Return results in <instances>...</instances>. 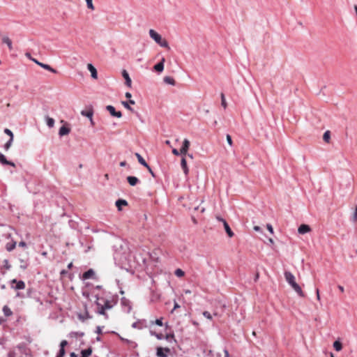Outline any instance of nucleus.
Masks as SVG:
<instances>
[{"mask_svg":"<svg viewBox=\"0 0 357 357\" xmlns=\"http://www.w3.org/2000/svg\"><path fill=\"white\" fill-rule=\"evenodd\" d=\"M175 275L177 276V277H183L185 274L184 271H182L181 269L180 268H177L176 271H175Z\"/></svg>","mask_w":357,"mask_h":357,"instance_id":"nucleus-41","label":"nucleus"},{"mask_svg":"<svg viewBox=\"0 0 357 357\" xmlns=\"http://www.w3.org/2000/svg\"><path fill=\"white\" fill-rule=\"evenodd\" d=\"M163 81H164L165 83H166L167 84H170V85H172V86L175 85V80L172 77L166 76V77H164Z\"/></svg>","mask_w":357,"mask_h":357,"instance_id":"nucleus-27","label":"nucleus"},{"mask_svg":"<svg viewBox=\"0 0 357 357\" xmlns=\"http://www.w3.org/2000/svg\"><path fill=\"white\" fill-rule=\"evenodd\" d=\"M337 288L339 289V290L342 292H343L344 291V287L342 286V285H338L337 286Z\"/></svg>","mask_w":357,"mask_h":357,"instance_id":"nucleus-61","label":"nucleus"},{"mask_svg":"<svg viewBox=\"0 0 357 357\" xmlns=\"http://www.w3.org/2000/svg\"><path fill=\"white\" fill-rule=\"evenodd\" d=\"M19 246L20 247H26V243L24 241H20L19 243Z\"/></svg>","mask_w":357,"mask_h":357,"instance_id":"nucleus-57","label":"nucleus"},{"mask_svg":"<svg viewBox=\"0 0 357 357\" xmlns=\"http://www.w3.org/2000/svg\"><path fill=\"white\" fill-rule=\"evenodd\" d=\"M70 132V128H68V127L65 126H63L60 128L59 129V135L62 137L63 135H68L69 134V132Z\"/></svg>","mask_w":357,"mask_h":357,"instance_id":"nucleus-25","label":"nucleus"},{"mask_svg":"<svg viewBox=\"0 0 357 357\" xmlns=\"http://www.w3.org/2000/svg\"><path fill=\"white\" fill-rule=\"evenodd\" d=\"M122 75L125 79V81H126L125 83H126V86H128V87H131L132 81H131V79H130L128 72L126 70H123Z\"/></svg>","mask_w":357,"mask_h":357,"instance_id":"nucleus-17","label":"nucleus"},{"mask_svg":"<svg viewBox=\"0 0 357 357\" xmlns=\"http://www.w3.org/2000/svg\"><path fill=\"white\" fill-rule=\"evenodd\" d=\"M65 349L63 348H60L59 349V353L57 354V356L56 357H63L64 355H65Z\"/></svg>","mask_w":357,"mask_h":357,"instance_id":"nucleus-44","label":"nucleus"},{"mask_svg":"<svg viewBox=\"0 0 357 357\" xmlns=\"http://www.w3.org/2000/svg\"><path fill=\"white\" fill-rule=\"evenodd\" d=\"M221 105L225 109L227 107V102L224 93H221Z\"/></svg>","mask_w":357,"mask_h":357,"instance_id":"nucleus-42","label":"nucleus"},{"mask_svg":"<svg viewBox=\"0 0 357 357\" xmlns=\"http://www.w3.org/2000/svg\"><path fill=\"white\" fill-rule=\"evenodd\" d=\"M351 220L354 222H357V205L355 207Z\"/></svg>","mask_w":357,"mask_h":357,"instance_id":"nucleus-38","label":"nucleus"},{"mask_svg":"<svg viewBox=\"0 0 357 357\" xmlns=\"http://www.w3.org/2000/svg\"><path fill=\"white\" fill-rule=\"evenodd\" d=\"M21 262L22 264L20 265V268L23 270L26 269L27 268V264L23 260H21Z\"/></svg>","mask_w":357,"mask_h":357,"instance_id":"nucleus-52","label":"nucleus"},{"mask_svg":"<svg viewBox=\"0 0 357 357\" xmlns=\"http://www.w3.org/2000/svg\"><path fill=\"white\" fill-rule=\"evenodd\" d=\"M96 333L100 334L102 333V328L100 326H97Z\"/></svg>","mask_w":357,"mask_h":357,"instance_id":"nucleus-55","label":"nucleus"},{"mask_svg":"<svg viewBox=\"0 0 357 357\" xmlns=\"http://www.w3.org/2000/svg\"><path fill=\"white\" fill-rule=\"evenodd\" d=\"M45 119H46L47 126L49 128H53L54 126V119H52V118H51L50 116H46Z\"/></svg>","mask_w":357,"mask_h":357,"instance_id":"nucleus-29","label":"nucleus"},{"mask_svg":"<svg viewBox=\"0 0 357 357\" xmlns=\"http://www.w3.org/2000/svg\"><path fill=\"white\" fill-rule=\"evenodd\" d=\"M87 68L90 71L92 78L97 79L98 78V73H97L96 68L91 63H89L87 65Z\"/></svg>","mask_w":357,"mask_h":357,"instance_id":"nucleus-16","label":"nucleus"},{"mask_svg":"<svg viewBox=\"0 0 357 357\" xmlns=\"http://www.w3.org/2000/svg\"><path fill=\"white\" fill-rule=\"evenodd\" d=\"M10 283L12 284H15V286H11V287L15 290H21L25 288V283L22 280H17L16 279H13L10 281Z\"/></svg>","mask_w":357,"mask_h":357,"instance_id":"nucleus-4","label":"nucleus"},{"mask_svg":"<svg viewBox=\"0 0 357 357\" xmlns=\"http://www.w3.org/2000/svg\"><path fill=\"white\" fill-rule=\"evenodd\" d=\"M95 275V272L93 269L90 268L82 275V280H86L92 278Z\"/></svg>","mask_w":357,"mask_h":357,"instance_id":"nucleus-13","label":"nucleus"},{"mask_svg":"<svg viewBox=\"0 0 357 357\" xmlns=\"http://www.w3.org/2000/svg\"><path fill=\"white\" fill-rule=\"evenodd\" d=\"M267 229L269 231L271 234H273V228L271 224L266 225Z\"/></svg>","mask_w":357,"mask_h":357,"instance_id":"nucleus-49","label":"nucleus"},{"mask_svg":"<svg viewBox=\"0 0 357 357\" xmlns=\"http://www.w3.org/2000/svg\"><path fill=\"white\" fill-rule=\"evenodd\" d=\"M122 105L126 108L127 109L130 110V112H133V108L131 107L129 105V103L126 101H122Z\"/></svg>","mask_w":357,"mask_h":357,"instance_id":"nucleus-43","label":"nucleus"},{"mask_svg":"<svg viewBox=\"0 0 357 357\" xmlns=\"http://www.w3.org/2000/svg\"><path fill=\"white\" fill-rule=\"evenodd\" d=\"M149 333H150V335H151V336H155V335L157 334V333H156V332L153 331H151V330L149 331Z\"/></svg>","mask_w":357,"mask_h":357,"instance_id":"nucleus-62","label":"nucleus"},{"mask_svg":"<svg viewBox=\"0 0 357 357\" xmlns=\"http://www.w3.org/2000/svg\"><path fill=\"white\" fill-rule=\"evenodd\" d=\"M170 352V349L167 347H158L156 349V356L158 357H167L168 354Z\"/></svg>","mask_w":357,"mask_h":357,"instance_id":"nucleus-7","label":"nucleus"},{"mask_svg":"<svg viewBox=\"0 0 357 357\" xmlns=\"http://www.w3.org/2000/svg\"><path fill=\"white\" fill-rule=\"evenodd\" d=\"M226 138H227V143L230 145V146H232L233 144V142H232V139H231V137L227 134V136H226Z\"/></svg>","mask_w":357,"mask_h":357,"instance_id":"nucleus-48","label":"nucleus"},{"mask_svg":"<svg viewBox=\"0 0 357 357\" xmlns=\"http://www.w3.org/2000/svg\"><path fill=\"white\" fill-rule=\"evenodd\" d=\"M158 45L160 46V47H165V48H168V49H170L169 46V44H168V42L165 40V39H162L159 43Z\"/></svg>","mask_w":357,"mask_h":357,"instance_id":"nucleus-34","label":"nucleus"},{"mask_svg":"<svg viewBox=\"0 0 357 357\" xmlns=\"http://www.w3.org/2000/svg\"><path fill=\"white\" fill-rule=\"evenodd\" d=\"M333 347L336 351H340L342 349V344L340 341L336 340L333 343Z\"/></svg>","mask_w":357,"mask_h":357,"instance_id":"nucleus-31","label":"nucleus"},{"mask_svg":"<svg viewBox=\"0 0 357 357\" xmlns=\"http://www.w3.org/2000/svg\"><path fill=\"white\" fill-rule=\"evenodd\" d=\"M119 336V338L121 341H123V342L128 344H130L131 345L132 347H137V344L132 340H130L128 339H126V338H123L122 337H121L119 335H118Z\"/></svg>","mask_w":357,"mask_h":357,"instance_id":"nucleus-26","label":"nucleus"},{"mask_svg":"<svg viewBox=\"0 0 357 357\" xmlns=\"http://www.w3.org/2000/svg\"><path fill=\"white\" fill-rule=\"evenodd\" d=\"M86 3L87 8L93 10L95 9L94 6L93 4V0H85Z\"/></svg>","mask_w":357,"mask_h":357,"instance_id":"nucleus-40","label":"nucleus"},{"mask_svg":"<svg viewBox=\"0 0 357 357\" xmlns=\"http://www.w3.org/2000/svg\"><path fill=\"white\" fill-rule=\"evenodd\" d=\"M121 304L126 312L129 313L130 312L132 307L129 300L126 298H122L121 300Z\"/></svg>","mask_w":357,"mask_h":357,"instance_id":"nucleus-9","label":"nucleus"},{"mask_svg":"<svg viewBox=\"0 0 357 357\" xmlns=\"http://www.w3.org/2000/svg\"><path fill=\"white\" fill-rule=\"evenodd\" d=\"M164 63H165V59L162 58L160 62H158V63H156L154 66V69L157 72H159V73L162 72L164 69Z\"/></svg>","mask_w":357,"mask_h":357,"instance_id":"nucleus-21","label":"nucleus"},{"mask_svg":"<svg viewBox=\"0 0 357 357\" xmlns=\"http://www.w3.org/2000/svg\"><path fill=\"white\" fill-rule=\"evenodd\" d=\"M155 337L158 339V340H162L164 339V335L162 334V333H157L155 335Z\"/></svg>","mask_w":357,"mask_h":357,"instance_id":"nucleus-53","label":"nucleus"},{"mask_svg":"<svg viewBox=\"0 0 357 357\" xmlns=\"http://www.w3.org/2000/svg\"><path fill=\"white\" fill-rule=\"evenodd\" d=\"M316 294H317V300H320V295H319V289H316Z\"/></svg>","mask_w":357,"mask_h":357,"instance_id":"nucleus-58","label":"nucleus"},{"mask_svg":"<svg viewBox=\"0 0 357 357\" xmlns=\"http://www.w3.org/2000/svg\"><path fill=\"white\" fill-rule=\"evenodd\" d=\"M106 109L114 117L121 118L122 116V113L120 111H116L115 107L112 105L106 106Z\"/></svg>","mask_w":357,"mask_h":357,"instance_id":"nucleus-6","label":"nucleus"},{"mask_svg":"<svg viewBox=\"0 0 357 357\" xmlns=\"http://www.w3.org/2000/svg\"><path fill=\"white\" fill-rule=\"evenodd\" d=\"M3 266L4 267L7 269V270H9L10 268V265L9 264V261L8 259H4L3 261Z\"/></svg>","mask_w":357,"mask_h":357,"instance_id":"nucleus-47","label":"nucleus"},{"mask_svg":"<svg viewBox=\"0 0 357 357\" xmlns=\"http://www.w3.org/2000/svg\"><path fill=\"white\" fill-rule=\"evenodd\" d=\"M203 315L204 317H206V319H212V315L211 314V313L208 311H204L203 312Z\"/></svg>","mask_w":357,"mask_h":357,"instance_id":"nucleus-45","label":"nucleus"},{"mask_svg":"<svg viewBox=\"0 0 357 357\" xmlns=\"http://www.w3.org/2000/svg\"><path fill=\"white\" fill-rule=\"evenodd\" d=\"M68 344V342L66 340H62L60 343V348H65V347Z\"/></svg>","mask_w":357,"mask_h":357,"instance_id":"nucleus-50","label":"nucleus"},{"mask_svg":"<svg viewBox=\"0 0 357 357\" xmlns=\"http://www.w3.org/2000/svg\"><path fill=\"white\" fill-rule=\"evenodd\" d=\"M16 349L19 351L21 356L20 357H31L29 349L25 343H20L16 346Z\"/></svg>","mask_w":357,"mask_h":357,"instance_id":"nucleus-2","label":"nucleus"},{"mask_svg":"<svg viewBox=\"0 0 357 357\" xmlns=\"http://www.w3.org/2000/svg\"><path fill=\"white\" fill-rule=\"evenodd\" d=\"M181 168H182L185 175L187 176L188 174L189 169H188V167L187 165V161L184 157L182 158V159H181Z\"/></svg>","mask_w":357,"mask_h":357,"instance_id":"nucleus-20","label":"nucleus"},{"mask_svg":"<svg viewBox=\"0 0 357 357\" xmlns=\"http://www.w3.org/2000/svg\"><path fill=\"white\" fill-rule=\"evenodd\" d=\"M149 33L150 37L157 44H158L162 40V36L158 33H157L155 31H154L153 29H150Z\"/></svg>","mask_w":357,"mask_h":357,"instance_id":"nucleus-8","label":"nucleus"},{"mask_svg":"<svg viewBox=\"0 0 357 357\" xmlns=\"http://www.w3.org/2000/svg\"><path fill=\"white\" fill-rule=\"evenodd\" d=\"M17 242L15 241L12 240L10 242H8L6 245V249L8 252L13 251L16 247Z\"/></svg>","mask_w":357,"mask_h":357,"instance_id":"nucleus-22","label":"nucleus"},{"mask_svg":"<svg viewBox=\"0 0 357 357\" xmlns=\"http://www.w3.org/2000/svg\"><path fill=\"white\" fill-rule=\"evenodd\" d=\"M18 354H20L19 353V351L16 349V347L13 349L10 350L7 355V357H16Z\"/></svg>","mask_w":357,"mask_h":357,"instance_id":"nucleus-28","label":"nucleus"},{"mask_svg":"<svg viewBox=\"0 0 357 357\" xmlns=\"http://www.w3.org/2000/svg\"><path fill=\"white\" fill-rule=\"evenodd\" d=\"M70 357H77V355L75 353L72 352L70 353Z\"/></svg>","mask_w":357,"mask_h":357,"instance_id":"nucleus-64","label":"nucleus"},{"mask_svg":"<svg viewBox=\"0 0 357 357\" xmlns=\"http://www.w3.org/2000/svg\"><path fill=\"white\" fill-rule=\"evenodd\" d=\"M310 227L309 225H305V224H303L301 225L298 229V232L300 234H305L306 233H308L309 231H310Z\"/></svg>","mask_w":357,"mask_h":357,"instance_id":"nucleus-14","label":"nucleus"},{"mask_svg":"<svg viewBox=\"0 0 357 357\" xmlns=\"http://www.w3.org/2000/svg\"><path fill=\"white\" fill-rule=\"evenodd\" d=\"M172 153L175 155H181V150L180 151H178L176 149H172Z\"/></svg>","mask_w":357,"mask_h":357,"instance_id":"nucleus-51","label":"nucleus"},{"mask_svg":"<svg viewBox=\"0 0 357 357\" xmlns=\"http://www.w3.org/2000/svg\"><path fill=\"white\" fill-rule=\"evenodd\" d=\"M92 353V349L91 348H88L86 349H83L81 351V356L84 357H89Z\"/></svg>","mask_w":357,"mask_h":357,"instance_id":"nucleus-30","label":"nucleus"},{"mask_svg":"<svg viewBox=\"0 0 357 357\" xmlns=\"http://www.w3.org/2000/svg\"><path fill=\"white\" fill-rule=\"evenodd\" d=\"M254 230L256 231H261V227L259 226H255Z\"/></svg>","mask_w":357,"mask_h":357,"instance_id":"nucleus-59","label":"nucleus"},{"mask_svg":"<svg viewBox=\"0 0 357 357\" xmlns=\"http://www.w3.org/2000/svg\"><path fill=\"white\" fill-rule=\"evenodd\" d=\"M3 312L4 315L6 317H9V316L12 315V314H13V312L11 311V310L7 305L3 306Z\"/></svg>","mask_w":357,"mask_h":357,"instance_id":"nucleus-32","label":"nucleus"},{"mask_svg":"<svg viewBox=\"0 0 357 357\" xmlns=\"http://www.w3.org/2000/svg\"><path fill=\"white\" fill-rule=\"evenodd\" d=\"M216 219L218 221L222 222L226 233L227 234V235L229 237H232L234 235V234L232 231V230L231 229V228H230L229 224L227 222V221L224 218H221L220 216H217Z\"/></svg>","mask_w":357,"mask_h":357,"instance_id":"nucleus-3","label":"nucleus"},{"mask_svg":"<svg viewBox=\"0 0 357 357\" xmlns=\"http://www.w3.org/2000/svg\"><path fill=\"white\" fill-rule=\"evenodd\" d=\"M190 141L188 139H185L183 140L182 146L181 148V155H186L188 150L190 147Z\"/></svg>","mask_w":357,"mask_h":357,"instance_id":"nucleus-10","label":"nucleus"},{"mask_svg":"<svg viewBox=\"0 0 357 357\" xmlns=\"http://www.w3.org/2000/svg\"><path fill=\"white\" fill-rule=\"evenodd\" d=\"M156 324L158 326H162L163 322H162V318L156 319L154 321H151V324Z\"/></svg>","mask_w":357,"mask_h":357,"instance_id":"nucleus-35","label":"nucleus"},{"mask_svg":"<svg viewBox=\"0 0 357 357\" xmlns=\"http://www.w3.org/2000/svg\"><path fill=\"white\" fill-rule=\"evenodd\" d=\"M127 181L131 186H135L140 182L138 178L134 176H128L127 177Z\"/></svg>","mask_w":357,"mask_h":357,"instance_id":"nucleus-15","label":"nucleus"},{"mask_svg":"<svg viewBox=\"0 0 357 357\" xmlns=\"http://www.w3.org/2000/svg\"><path fill=\"white\" fill-rule=\"evenodd\" d=\"M125 96L127 98L129 99H130V98L132 97V94L130 92H126Z\"/></svg>","mask_w":357,"mask_h":357,"instance_id":"nucleus-60","label":"nucleus"},{"mask_svg":"<svg viewBox=\"0 0 357 357\" xmlns=\"http://www.w3.org/2000/svg\"><path fill=\"white\" fill-rule=\"evenodd\" d=\"M98 306V314H101V315H104L105 317H107V314L105 313V309L103 307V306L99 303H97Z\"/></svg>","mask_w":357,"mask_h":357,"instance_id":"nucleus-33","label":"nucleus"},{"mask_svg":"<svg viewBox=\"0 0 357 357\" xmlns=\"http://www.w3.org/2000/svg\"><path fill=\"white\" fill-rule=\"evenodd\" d=\"M4 132H5L6 134H7L8 135H9V136H10V138L13 139V132H12L10 129H8V128H6V129L4 130Z\"/></svg>","mask_w":357,"mask_h":357,"instance_id":"nucleus-46","label":"nucleus"},{"mask_svg":"<svg viewBox=\"0 0 357 357\" xmlns=\"http://www.w3.org/2000/svg\"><path fill=\"white\" fill-rule=\"evenodd\" d=\"M331 137L330 131L327 130L324 133L323 139L325 142H328Z\"/></svg>","mask_w":357,"mask_h":357,"instance_id":"nucleus-36","label":"nucleus"},{"mask_svg":"<svg viewBox=\"0 0 357 357\" xmlns=\"http://www.w3.org/2000/svg\"><path fill=\"white\" fill-rule=\"evenodd\" d=\"M32 61L33 62H35L36 63H37L38 66H40L41 68L45 69V70H49V71H50V72H52L53 73H56V70L55 69L52 68L50 66H49L47 64L39 62L36 59H32Z\"/></svg>","mask_w":357,"mask_h":357,"instance_id":"nucleus-11","label":"nucleus"},{"mask_svg":"<svg viewBox=\"0 0 357 357\" xmlns=\"http://www.w3.org/2000/svg\"><path fill=\"white\" fill-rule=\"evenodd\" d=\"M81 114L84 116L89 118V120H91V117H93V110L91 107H90L88 109L82 110L81 112Z\"/></svg>","mask_w":357,"mask_h":357,"instance_id":"nucleus-19","label":"nucleus"},{"mask_svg":"<svg viewBox=\"0 0 357 357\" xmlns=\"http://www.w3.org/2000/svg\"><path fill=\"white\" fill-rule=\"evenodd\" d=\"M2 43L7 45L10 50H13V43L11 40L6 36L2 37Z\"/></svg>","mask_w":357,"mask_h":357,"instance_id":"nucleus-23","label":"nucleus"},{"mask_svg":"<svg viewBox=\"0 0 357 357\" xmlns=\"http://www.w3.org/2000/svg\"><path fill=\"white\" fill-rule=\"evenodd\" d=\"M115 204H116V206L117 207L118 210L121 211L122 206H127L128 202L125 199H119L116 201Z\"/></svg>","mask_w":357,"mask_h":357,"instance_id":"nucleus-24","label":"nucleus"},{"mask_svg":"<svg viewBox=\"0 0 357 357\" xmlns=\"http://www.w3.org/2000/svg\"><path fill=\"white\" fill-rule=\"evenodd\" d=\"M284 278L287 283L298 294L299 296L302 298L305 297V294L302 291L301 287L296 282L295 277L290 271L284 272Z\"/></svg>","mask_w":357,"mask_h":357,"instance_id":"nucleus-1","label":"nucleus"},{"mask_svg":"<svg viewBox=\"0 0 357 357\" xmlns=\"http://www.w3.org/2000/svg\"><path fill=\"white\" fill-rule=\"evenodd\" d=\"M0 162L3 165H10L12 167H15V165L13 162L9 161L6 159L5 155L0 152Z\"/></svg>","mask_w":357,"mask_h":357,"instance_id":"nucleus-12","label":"nucleus"},{"mask_svg":"<svg viewBox=\"0 0 357 357\" xmlns=\"http://www.w3.org/2000/svg\"><path fill=\"white\" fill-rule=\"evenodd\" d=\"M147 326H147V321H146V319H139V320L134 322L132 324V328H137V329H139V330H142L143 328H145Z\"/></svg>","mask_w":357,"mask_h":357,"instance_id":"nucleus-5","label":"nucleus"},{"mask_svg":"<svg viewBox=\"0 0 357 357\" xmlns=\"http://www.w3.org/2000/svg\"><path fill=\"white\" fill-rule=\"evenodd\" d=\"M72 334H74L76 336H80V337L84 335V333H82V332H73V333H72Z\"/></svg>","mask_w":357,"mask_h":357,"instance_id":"nucleus-54","label":"nucleus"},{"mask_svg":"<svg viewBox=\"0 0 357 357\" xmlns=\"http://www.w3.org/2000/svg\"><path fill=\"white\" fill-rule=\"evenodd\" d=\"M13 139L10 138L9 140L4 144L3 148L6 151H8L13 143Z\"/></svg>","mask_w":357,"mask_h":357,"instance_id":"nucleus-37","label":"nucleus"},{"mask_svg":"<svg viewBox=\"0 0 357 357\" xmlns=\"http://www.w3.org/2000/svg\"><path fill=\"white\" fill-rule=\"evenodd\" d=\"M135 155L138 160V162L143 165L144 167H146L148 169H150V166L148 165V163L146 162V160L143 158V157L138 153H135Z\"/></svg>","mask_w":357,"mask_h":357,"instance_id":"nucleus-18","label":"nucleus"},{"mask_svg":"<svg viewBox=\"0 0 357 357\" xmlns=\"http://www.w3.org/2000/svg\"><path fill=\"white\" fill-rule=\"evenodd\" d=\"M102 305L103 306V307L105 310L111 309L112 307V305L111 304V302L108 300H106L105 301L104 305Z\"/></svg>","mask_w":357,"mask_h":357,"instance_id":"nucleus-39","label":"nucleus"},{"mask_svg":"<svg viewBox=\"0 0 357 357\" xmlns=\"http://www.w3.org/2000/svg\"><path fill=\"white\" fill-rule=\"evenodd\" d=\"M174 337V335H169V334H167V335H166V336H165V339H166L167 340H168L170 337Z\"/></svg>","mask_w":357,"mask_h":357,"instance_id":"nucleus-63","label":"nucleus"},{"mask_svg":"<svg viewBox=\"0 0 357 357\" xmlns=\"http://www.w3.org/2000/svg\"><path fill=\"white\" fill-rule=\"evenodd\" d=\"M225 357H230L229 351L227 349H224Z\"/></svg>","mask_w":357,"mask_h":357,"instance_id":"nucleus-56","label":"nucleus"}]
</instances>
